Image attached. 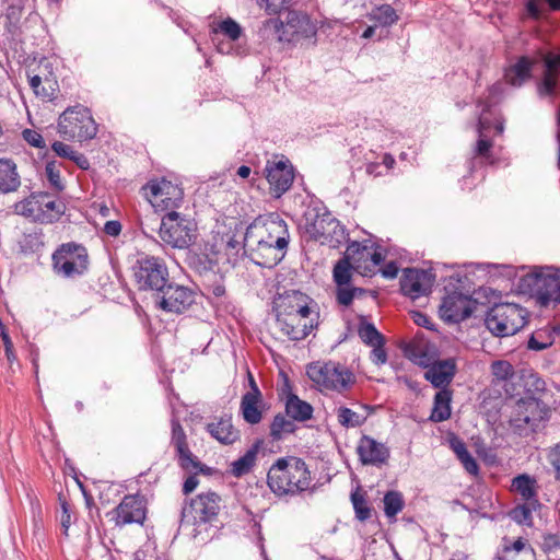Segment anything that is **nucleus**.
Segmentation results:
<instances>
[{"instance_id": "obj_17", "label": "nucleus", "mask_w": 560, "mask_h": 560, "mask_svg": "<svg viewBox=\"0 0 560 560\" xmlns=\"http://www.w3.org/2000/svg\"><path fill=\"white\" fill-rule=\"evenodd\" d=\"M491 372L493 375V381L495 384H501L505 390V394L510 397H514L515 395H518V393L514 392V385L516 384V380L523 381L524 387L526 388V392H530V388L533 387L534 392H544L545 390V382L539 378L535 374H530L527 377H518L515 374L513 365L503 360L494 361L491 364Z\"/></svg>"}, {"instance_id": "obj_30", "label": "nucleus", "mask_w": 560, "mask_h": 560, "mask_svg": "<svg viewBox=\"0 0 560 560\" xmlns=\"http://www.w3.org/2000/svg\"><path fill=\"white\" fill-rule=\"evenodd\" d=\"M374 248V243L370 241L358 242L351 241L343 255L349 257V260L354 266V270L368 275L371 273V268L368 267L370 262L371 250Z\"/></svg>"}, {"instance_id": "obj_39", "label": "nucleus", "mask_w": 560, "mask_h": 560, "mask_svg": "<svg viewBox=\"0 0 560 560\" xmlns=\"http://www.w3.org/2000/svg\"><path fill=\"white\" fill-rule=\"evenodd\" d=\"M301 299H303V293L300 291H293L292 293L279 296L273 305L276 322L285 317H293Z\"/></svg>"}, {"instance_id": "obj_1", "label": "nucleus", "mask_w": 560, "mask_h": 560, "mask_svg": "<svg viewBox=\"0 0 560 560\" xmlns=\"http://www.w3.org/2000/svg\"><path fill=\"white\" fill-rule=\"evenodd\" d=\"M267 486L280 499H292L314 491L305 460L298 456L278 458L267 472Z\"/></svg>"}, {"instance_id": "obj_33", "label": "nucleus", "mask_w": 560, "mask_h": 560, "mask_svg": "<svg viewBox=\"0 0 560 560\" xmlns=\"http://www.w3.org/2000/svg\"><path fill=\"white\" fill-rule=\"evenodd\" d=\"M533 67L534 62L527 56L517 58L514 65L505 69L506 83L514 88H521L532 78Z\"/></svg>"}, {"instance_id": "obj_61", "label": "nucleus", "mask_w": 560, "mask_h": 560, "mask_svg": "<svg viewBox=\"0 0 560 560\" xmlns=\"http://www.w3.org/2000/svg\"><path fill=\"white\" fill-rule=\"evenodd\" d=\"M0 337H1L3 346H4V353H5L7 359L10 363H13L14 361H16V355L13 350V342L1 322H0Z\"/></svg>"}, {"instance_id": "obj_34", "label": "nucleus", "mask_w": 560, "mask_h": 560, "mask_svg": "<svg viewBox=\"0 0 560 560\" xmlns=\"http://www.w3.org/2000/svg\"><path fill=\"white\" fill-rule=\"evenodd\" d=\"M511 490L517 493L523 502L541 504L538 499L537 480L528 474H521L514 477Z\"/></svg>"}, {"instance_id": "obj_50", "label": "nucleus", "mask_w": 560, "mask_h": 560, "mask_svg": "<svg viewBox=\"0 0 560 560\" xmlns=\"http://www.w3.org/2000/svg\"><path fill=\"white\" fill-rule=\"evenodd\" d=\"M405 354L415 364H418L419 366L425 369H429L431 364L434 362L432 355L428 352V350L419 345H407L405 348Z\"/></svg>"}, {"instance_id": "obj_15", "label": "nucleus", "mask_w": 560, "mask_h": 560, "mask_svg": "<svg viewBox=\"0 0 560 560\" xmlns=\"http://www.w3.org/2000/svg\"><path fill=\"white\" fill-rule=\"evenodd\" d=\"M147 188L150 191L149 200L156 212H177L184 202L183 188L165 178L150 180Z\"/></svg>"}, {"instance_id": "obj_4", "label": "nucleus", "mask_w": 560, "mask_h": 560, "mask_svg": "<svg viewBox=\"0 0 560 560\" xmlns=\"http://www.w3.org/2000/svg\"><path fill=\"white\" fill-rule=\"evenodd\" d=\"M559 269L555 266H533L529 271L522 275L517 281L520 293L534 298L542 306L555 300L558 292Z\"/></svg>"}, {"instance_id": "obj_35", "label": "nucleus", "mask_w": 560, "mask_h": 560, "mask_svg": "<svg viewBox=\"0 0 560 560\" xmlns=\"http://www.w3.org/2000/svg\"><path fill=\"white\" fill-rule=\"evenodd\" d=\"M21 185L16 164L10 159H0V192L15 191Z\"/></svg>"}, {"instance_id": "obj_56", "label": "nucleus", "mask_w": 560, "mask_h": 560, "mask_svg": "<svg viewBox=\"0 0 560 560\" xmlns=\"http://www.w3.org/2000/svg\"><path fill=\"white\" fill-rule=\"evenodd\" d=\"M553 343V338L547 330H538L532 334L528 339V349L541 351Z\"/></svg>"}, {"instance_id": "obj_23", "label": "nucleus", "mask_w": 560, "mask_h": 560, "mask_svg": "<svg viewBox=\"0 0 560 560\" xmlns=\"http://www.w3.org/2000/svg\"><path fill=\"white\" fill-rule=\"evenodd\" d=\"M357 454L359 462L363 466H375L378 468L386 465L390 457L389 447L368 434H362L359 439Z\"/></svg>"}, {"instance_id": "obj_5", "label": "nucleus", "mask_w": 560, "mask_h": 560, "mask_svg": "<svg viewBox=\"0 0 560 560\" xmlns=\"http://www.w3.org/2000/svg\"><path fill=\"white\" fill-rule=\"evenodd\" d=\"M550 410L547 405L533 395L520 398L512 410L510 427L520 436H528L545 427Z\"/></svg>"}, {"instance_id": "obj_41", "label": "nucleus", "mask_w": 560, "mask_h": 560, "mask_svg": "<svg viewBox=\"0 0 560 560\" xmlns=\"http://www.w3.org/2000/svg\"><path fill=\"white\" fill-rule=\"evenodd\" d=\"M490 121L483 116V114H481L477 124V132L479 138L472 150L474 158L480 156L486 159L487 161L490 160L491 148L493 144L492 141L488 139L485 135V131H487L490 128Z\"/></svg>"}, {"instance_id": "obj_22", "label": "nucleus", "mask_w": 560, "mask_h": 560, "mask_svg": "<svg viewBox=\"0 0 560 560\" xmlns=\"http://www.w3.org/2000/svg\"><path fill=\"white\" fill-rule=\"evenodd\" d=\"M186 262L188 267L201 278L215 271L219 264V250L215 244L207 242L203 245L189 249L187 252Z\"/></svg>"}, {"instance_id": "obj_47", "label": "nucleus", "mask_w": 560, "mask_h": 560, "mask_svg": "<svg viewBox=\"0 0 560 560\" xmlns=\"http://www.w3.org/2000/svg\"><path fill=\"white\" fill-rule=\"evenodd\" d=\"M354 266L345 255L336 262L332 270V278L337 287L350 284Z\"/></svg>"}, {"instance_id": "obj_2", "label": "nucleus", "mask_w": 560, "mask_h": 560, "mask_svg": "<svg viewBox=\"0 0 560 560\" xmlns=\"http://www.w3.org/2000/svg\"><path fill=\"white\" fill-rule=\"evenodd\" d=\"M466 276H452L444 287L445 295L440 305V316L447 323L457 324L470 317L476 310L477 300L465 289Z\"/></svg>"}, {"instance_id": "obj_25", "label": "nucleus", "mask_w": 560, "mask_h": 560, "mask_svg": "<svg viewBox=\"0 0 560 560\" xmlns=\"http://www.w3.org/2000/svg\"><path fill=\"white\" fill-rule=\"evenodd\" d=\"M255 234L259 235L258 238H264L265 242L288 250L290 242L288 224L278 214H271L264 226L256 225Z\"/></svg>"}, {"instance_id": "obj_40", "label": "nucleus", "mask_w": 560, "mask_h": 560, "mask_svg": "<svg viewBox=\"0 0 560 560\" xmlns=\"http://www.w3.org/2000/svg\"><path fill=\"white\" fill-rule=\"evenodd\" d=\"M452 392L440 389L434 396V406L429 419L433 422H443L451 417Z\"/></svg>"}, {"instance_id": "obj_52", "label": "nucleus", "mask_w": 560, "mask_h": 560, "mask_svg": "<svg viewBox=\"0 0 560 560\" xmlns=\"http://www.w3.org/2000/svg\"><path fill=\"white\" fill-rule=\"evenodd\" d=\"M360 339L368 346L374 343H385L384 336L376 329L374 324L369 322H361L358 328Z\"/></svg>"}, {"instance_id": "obj_62", "label": "nucleus", "mask_w": 560, "mask_h": 560, "mask_svg": "<svg viewBox=\"0 0 560 560\" xmlns=\"http://www.w3.org/2000/svg\"><path fill=\"white\" fill-rule=\"evenodd\" d=\"M256 2L259 8L264 9L270 15L280 13L285 4V0H256Z\"/></svg>"}, {"instance_id": "obj_45", "label": "nucleus", "mask_w": 560, "mask_h": 560, "mask_svg": "<svg viewBox=\"0 0 560 560\" xmlns=\"http://www.w3.org/2000/svg\"><path fill=\"white\" fill-rule=\"evenodd\" d=\"M371 20H373L376 25L387 27L395 24L399 15L396 10L390 4H380L372 9L370 13Z\"/></svg>"}, {"instance_id": "obj_13", "label": "nucleus", "mask_w": 560, "mask_h": 560, "mask_svg": "<svg viewBox=\"0 0 560 560\" xmlns=\"http://www.w3.org/2000/svg\"><path fill=\"white\" fill-rule=\"evenodd\" d=\"M256 225L250 224L246 228L243 236V252L255 265L262 268H273L282 261L287 249L279 248L275 244L258 238L255 234Z\"/></svg>"}, {"instance_id": "obj_53", "label": "nucleus", "mask_w": 560, "mask_h": 560, "mask_svg": "<svg viewBox=\"0 0 560 560\" xmlns=\"http://www.w3.org/2000/svg\"><path fill=\"white\" fill-rule=\"evenodd\" d=\"M212 33H222L229 39L235 42L242 36L243 28L235 20H233L232 18H226L225 20L218 23L215 26H212Z\"/></svg>"}, {"instance_id": "obj_49", "label": "nucleus", "mask_w": 560, "mask_h": 560, "mask_svg": "<svg viewBox=\"0 0 560 560\" xmlns=\"http://www.w3.org/2000/svg\"><path fill=\"white\" fill-rule=\"evenodd\" d=\"M336 415L338 423L347 429L361 427L366 420V417L359 415L346 406L338 407Z\"/></svg>"}, {"instance_id": "obj_57", "label": "nucleus", "mask_w": 560, "mask_h": 560, "mask_svg": "<svg viewBox=\"0 0 560 560\" xmlns=\"http://www.w3.org/2000/svg\"><path fill=\"white\" fill-rule=\"evenodd\" d=\"M351 502L355 513V517L364 522L371 517L372 509L368 505L365 497L357 491L351 494Z\"/></svg>"}, {"instance_id": "obj_46", "label": "nucleus", "mask_w": 560, "mask_h": 560, "mask_svg": "<svg viewBox=\"0 0 560 560\" xmlns=\"http://www.w3.org/2000/svg\"><path fill=\"white\" fill-rule=\"evenodd\" d=\"M19 245L21 252L25 255L38 253L45 245L43 231L35 230L30 233H24Z\"/></svg>"}, {"instance_id": "obj_38", "label": "nucleus", "mask_w": 560, "mask_h": 560, "mask_svg": "<svg viewBox=\"0 0 560 560\" xmlns=\"http://www.w3.org/2000/svg\"><path fill=\"white\" fill-rule=\"evenodd\" d=\"M298 429L295 421L284 413H277L269 425V436L271 442L283 441L288 435L294 433Z\"/></svg>"}, {"instance_id": "obj_59", "label": "nucleus", "mask_w": 560, "mask_h": 560, "mask_svg": "<svg viewBox=\"0 0 560 560\" xmlns=\"http://www.w3.org/2000/svg\"><path fill=\"white\" fill-rule=\"evenodd\" d=\"M22 137L31 147L36 149H44L46 147L43 136L34 129H24Z\"/></svg>"}, {"instance_id": "obj_32", "label": "nucleus", "mask_w": 560, "mask_h": 560, "mask_svg": "<svg viewBox=\"0 0 560 560\" xmlns=\"http://www.w3.org/2000/svg\"><path fill=\"white\" fill-rule=\"evenodd\" d=\"M264 444L262 439H256L244 455L231 463V474L237 478L249 474L256 465L258 453Z\"/></svg>"}, {"instance_id": "obj_18", "label": "nucleus", "mask_w": 560, "mask_h": 560, "mask_svg": "<svg viewBox=\"0 0 560 560\" xmlns=\"http://www.w3.org/2000/svg\"><path fill=\"white\" fill-rule=\"evenodd\" d=\"M171 444L176 451L177 463L182 469L195 470L203 475L211 474V468L202 464L190 451L187 435L177 417L171 419Z\"/></svg>"}, {"instance_id": "obj_31", "label": "nucleus", "mask_w": 560, "mask_h": 560, "mask_svg": "<svg viewBox=\"0 0 560 560\" xmlns=\"http://www.w3.org/2000/svg\"><path fill=\"white\" fill-rule=\"evenodd\" d=\"M277 325L280 330L293 341H300L305 339L312 330L317 326V322L312 318L308 323L303 322L296 317H285L284 319H278Z\"/></svg>"}, {"instance_id": "obj_29", "label": "nucleus", "mask_w": 560, "mask_h": 560, "mask_svg": "<svg viewBox=\"0 0 560 560\" xmlns=\"http://www.w3.org/2000/svg\"><path fill=\"white\" fill-rule=\"evenodd\" d=\"M456 373V362L454 359L434 361L425 371L424 377L433 387L447 389Z\"/></svg>"}, {"instance_id": "obj_9", "label": "nucleus", "mask_w": 560, "mask_h": 560, "mask_svg": "<svg viewBox=\"0 0 560 560\" xmlns=\"http://www.w3.org/2000/svg\"><path fill=\"white\" fill-rule=\"evenodd\" d=\"M526 310L515 303H497L487 311L485 324L498 337L513 336L526 325Z\"/></svg>"}, {"instance_id": "obj_10", "label": "nucleus", "mask_w": 560, "mask_h": 560, "mask_svg": "<svg viewBox=\"0 0 560 560\" xmlns=\"http://www.w3.org/2000/svg\"><path fill=\"white\" fill-rule=\"evenodd\" d=\"M89 254L85 246L75 242L63 243L51 255L52 271L63 279H75L89 269Z\"/></svg>"}, {"instance_id": "obj_28", "label": "nucleus", "mask_w": 560, "mask_h": 560, "mask_svg": "<svg viewBox=\"0 0 560 560\" xmlns=\"http://www.w3.org/2000/svg\"><path fill=\"white\" fill-rule=\"evenodd\" d=\"M305 231L315 241H319L335 217L325 207L308 208L305 213Z\"/></svg>"}, {"instance_id": "obj_27", "label": "nucleus", "mask_w": 560, "mask_h": 560, "mask_svg": "<svg viewBox=\"0 0 560 560\" xmlns=\"http://www.w3.org/2000/svg\"><path fill=\"white\" fill-rule=\"evenodd\" d=\"M209 435L222 445H232L240 440L238 429L233 425L232 415L224 413L206 424Z\"/></svg>"}, {"instance_id": "obj_44", "label": "nucleus", "mask_w": 560, "mask_h": 560, "mask_svg": "<svg viewBox=\"0 0 560 560\" xmlns=\"http://www.w3.org/2000/svg\"><path fill=\"white\" fill-rule=\"evenodd\" d=\"M384 514L389 522L396 521V516L405 506V499L401 492L397 490H389L384 494Z\"/></svg>"}, {"instance_id": "obj_16", "label": "nucleus", "mask_w": 560, "mask_h": 560, "mask_svg": "<svg viewBox=\"0 0 560 560\" xmlns=\"http://www.w3.org/2000/svg\"><path fill=\"white\" fill-rule=\"evenodd\" d=\"M162 290L153 296L155 305L167 312L183 314L195 303V292L188 287L166 281Z\"/></svg>"}, {"instance_id": "obj_8", "label": "nucleus", "mask_w": 560, "mask_h": 560, "mask_svg": "<svg viewBox=\"0 0 560 560\" xmlns=\"http://www.w3.org/2000/svg\"><path fill=\"white\" fill-rule=\"evenodd\" d=\"M264 28L266 31H273L277 39L281 43L294 44L308 39L314 44L317 34V27L310 16L299 11H289L285 22L271 18L264 22Z\"/></svg>"}, {"instance_id": "obj_64", "label": "nucleus", "mask_w": 560, "mask_h": 560, "mask_svg": "<svg viewBox=\"0 0 560 560\" xmlns=\"http://www.w3.org/2000/svg\"><path fill=\"white\" fill-rule=\"evenodd\" d=\"M385 343H374L371 346V361L376 365H382L387 361V352L384 347Z\"/></svg>"}, {"instance_id": "obj_3", "label": "nucleus", "mask_w": 560, "mask_h": 560, "mask_svg": "<svg viewBox=\"0 0 560 560\" xmlns=\"http://www.w3.org/2000/svg\"><path fill=\"white\" fill-rule=\"evenodd\" d=\"M14 212L33 222L51 224L63 215L66 205L57 196L47 191L32 192L13 206Z\"/></svg>"}, {"instance_id": "obj_36", "label": "nucleus", "mask_w": 560, "mask_h": 560, "mask_svg": "<svg viewBox=\"0 0 560 560\" xmlns=\"http://www.w3.org/2000/svg\"><path fill=\"white\" fill-rule=\"evenodd\" d=\"M262 397L243 395L240 412L244 421L250 425L258 424L262 420Z\"/></svg>"}, {"instance_id": "obj_55", "label": "nucleus", "mask_w": 560, "mask_h": 560, "mask_svg": "<svg viewBox=\"0 0 560 560\" xmlns=\"http://www.w3.org/2000/svg\"><path fill=\"white\" fill-rule=\"evenodd\" d=\"M558 80L556 74L545 73L541 81L537 84V93L541 98H553L557 92Z\"/></svg>"}, {"instance_id": "obj_6", "label": "nucleus", "mask_w": 560, "mask_h": 560, "mask_svg": "<svg viewBox=\"0 0 560 560\" xmlns=\"http://www.w3.org/2000/svg\"><path fill=\"white\" fill-rule=\"evenodd\" d=\"M221 505V495L212 490L186 499L180 509L179 525H192L195 527L211 525L218 520Z\"/></svg>"}, {"instance_id": "obj_60", "label": "nucleus", "mask_w": 560, "mask_h": 560, "mask_svg": "<svg viewBox=\"0 0 560 560\" xmlns=\"http://www.w3.org/2000/svg\"><path fill=\"white\" fill-rule=\"evenodd\" d=\"M60 508H61L60 524H61V528H62V534L65 536H68V530L71 525V517H72L71 505L67 500H61Z\"/></svg>"}, {"instance_id": "obj_58", "label": "nucleus", "mask_w": 560, "mask_h": 560, "mask_svg": "<svg viewBox=\"0 0 560 560\" xmlns=\"http://www.w3.org/2000/svg\"><path fill=\"white\" fill-rule=\"evenodd\" d=\"M537 2H546L549 5V9L551 11L560 10V0H528L526 2V11H527V14L533 20H538L541 14Z\"/></svg>"}, {"instance_id": "obj_14", "label": "nucleus", "mask_w": 560, "mask_h": 560, "mask_svg": "<svg viewBox=\"0 0 560 560\" xmlns=\"http://www.w3.org/2000/svg\"><path fill=\"white\" fill-rule=\"evenodd\" d=\"M135 281L141 291H151L153 296L168 280L165 262L158 257L143 255L132 266Z\"/></svg>"}, {"instance_id": "obj_12", "label": "nucleus", "mask_w": 560, "mask_h": 560, "mask_svg": "<svg viewBox=\"0 0 560 560\" xmlns=\"http://www.w3.org/2000/svg\"><path fill=\"white\" fill-rule=\"evenodd\" d=\"M159 236L172 248L186 249L195 243L197 228L187 217L179 212H171L162 217Z\"/></svg>"}, {"instance_id": "obj_42", "label": "nucleus", "mask_w": 560, "mask_h": 560, "mask_svg": "<svg viewBox=\"0 0 560 560\" xmlns=\"http://www.w3.org/2000/svg\"><path fill=\"white\" fill-rule=\"evenodd\" d=\"M27 497L31 504L33 539L36 541L38 548L42 549L46 537L42 518V506L35 495L28 493Z\"/></svg>"}, {"instance_id": "obj_24", "label": "nucleus", "mask_w": 560, "mask_h": 560, "mask_svg": "<svg viewBox=\"0 0 560 560\" xmlns=\"http://www.w3.org/2000/svg\"><path fill=\"white\" fill-rule=\"evenodd\" d=\"M278 395L282 400H284V415L293 421L304 422L312 419L314 411L312 405L300 399L299 396L292 392V387L287 376L284 377V384Z\"/></svg>"}, {"instance_id": "obj_63", "label": "nucleus", "mask_w": 560, "mask_h": 560, "mask_svg": "<svg viewBox=\"0 0 560 560\" xmlns=\"http://www.w3.org/2000/svg\"><path fill=\"white\" fill-rule=\"evenodd\" d=\"M545 73L558 75L560 67V54L548 52L544 58Z\"/></svg>"}, {"instance_id": "obj_19", "label": "nucleus", "mask_w": 560, "mask_h": 560, "mask_svg": "<svg viewBox=\"0 0 560 560\" xmlns=\"http://www.w3.org/2000/svg\"><path fill=\"white\" fill-rule=\"evenodd\" d=\"M147 500L143 495L127 494L120 503L112 511L113 521L118 527L129 524L142 525L147 518Z\"/></svg>"}, {"instance_id": "obj_7", "label": "nucleus", "mask_w": 560, "mask_h": 560, "mask_svg": "<svg viewBox=\"0 0 560 560\" xmlns=\"http://www.w3.org/2000/svg\"><path fill=\"white\" fill-rule=\"evenodd\" d=\"M98 131L89 107L77 104L66 108L58 118V133L65 140L80 142L93 139Z\"/></svg>"}, {"instance_id": "obj_51", "label": "nucleus", "mask_w": 560, "mask_h": 560, "mask_svg": "<svg viewBox=\"0 0 560 560\" xmlns=\"http://www.w3.org/2000/svg\"><path fill=\"white\" fill-rule=\"evenodd\" d=\"M62 164L57 161H48L45 165V176L49 183L50 188L56 192H61L65 189V184L61 178Z\"/></svg>"}, {"instance_id": "obj_48", "label": "nucleus", "mask_w": 560, "mask_h": 560, "mask_svg": "<svg viewBox=\"0 0 560 560\" xmlns=\"http://www.w3.org/2000/svg\"><path fill=\"white\" fill-rule=\"evenodd\" d=\"M540 508L541 504L523 502L522 504H518L512 509L510 515L511 518L517 524L530 526L533 524V512L539 510Z\"/></svg>"}, {"instance_id": "obj_26", "label": "nucleus", "mask_w": 560, "mask_h": 560, "mask_svg": "<svg viewBox=\"0 0 560 560\" xmlns=\"http://www.w3.org/2000/svg\"><path fill=\"white\" fill-rule=\"evenodd\" d=\"M201 294L212 305L226 302L229 295L225 287V277L219 271L210 272L200 278Z\"/></svg>"}, {"instance_id": "obj_54", "label": "nucleus", "mask_w": 560, "mask_h": 560, "mask_svg": "<svg viewBox=\"0 0 560 560\" xmlns=\"http://www.w3.org/2000/svg\"><path fill=\"white\" fill-rule=\"evenodd\" d=\"M365 293V289L352 287L351 283L337 287L336 290L337 301L343 306H349L353 302L354 298L362 296Z\"/></svg>"}, {"instance_id": "obj_11", "label": "nucleus", "mask_w": 560, "mask_h": 560, "mask_svg": "<svg viewBox=\"0 0 560 560\" xmlns=\"http://www.w3.org/2000/svg\"><path fill=\"white\" fill-rule=\"evenodd\" d=\"M306 373L320 389L343 393L350 389L354 383L353 373L338 362H313L308 364Z\"/></svg>"}, {"instance_id": "obj_21", "label": "nucleus", "mask_w": 560, "mask_h": 560, "mask_svg": "<svg viewBox=\"0 0 560 560\" xmlns=\"http://www.w3.org/2000/svg\"><path fill=\"white\" fill-rule=\"evenodd\" d=\"M434 280L435 275L431 269L406 268L400 279V290L404 295L417 300L431 292Z\"/></svg>"}, {"instance_id": "obj_37", "label": "nucleus", "mask_w": 560, "mask_h": 560, "mask_svg": "<svg viewBox=\"0 0 560 560\" xmlns=\"http://www.w3.org/2000/svg\"><path fill=\"white\" fill-rule=\"evenodd\" d=\"M28 83L34 93L37 96H40L45 101H52L56 98V93L58 91V82L52 73L42 78L39 74L27 75Z\"/></svg>"}, {"instance_id": "obj_43", "label": "nucleus", "mask_w": 560, "mask_h": 560, "mask_svg": "<svg viewBox=\"0 0 560 560\" xmlns=\"http://www.w3.org/2000/svg\"><path fill=\"white\" fill-rule=\"evenodd\" d=\"M348 238V232L340 223L339 220L335 218L329 228L326 229L325 234L318 241L320 244L328 245L331 248H338Z\"/></svg>"}, {"instance_id": "obj_20", "label": "nucleus", "mask_w": 560, "mask_h": 560, "mask_svg": "<svg viewBox=\"0 0 560 560\" xmlns=\"http://www.w3.org/2000/svg\"><path fill=\"white\" fill-rule=\"evenodd\" d=\"M265 173L270 195L276 199L282 197L294 180V168L289 160L267 161Z\"/></svg>"}]
</instances>
